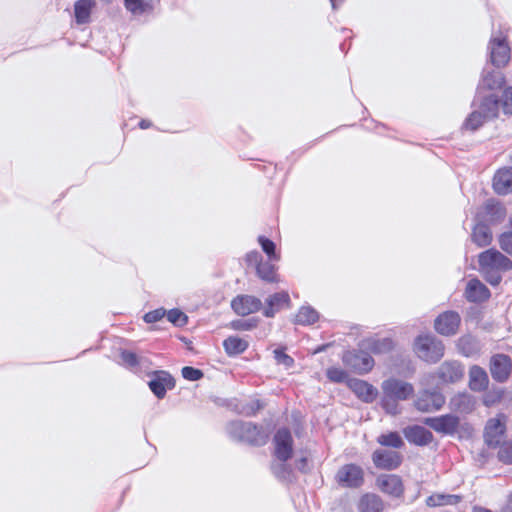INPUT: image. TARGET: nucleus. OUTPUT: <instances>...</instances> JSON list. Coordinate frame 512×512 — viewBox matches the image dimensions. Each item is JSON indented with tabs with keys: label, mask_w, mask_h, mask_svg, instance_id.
I'll return each mask as SVG.
<instances>
[{
	"label": "nucleus",
	"mask_w": 512,
	"mask_h": 512,
	"mask_svg": "<svg viewBox=\"0 0 512 512\" xmlns=\"http://www.w3.org/2000/svg\"><path fill=\"white\" fill-rule=\"evenodd\" d=\"M382 395L379 405L391 416L401 413L399 402L409 400L415 392L413 384L396 377H389L381 383Z\"/></svg>",
	"instance_id": "obj_1"
},
{
	"label": "nucleus",
	"mask_w": 512,
	"mask_h": 512,
	"mask_svg": "<svg viewBox=\"0 0 512 512\" xmlns=\"http://www.w3.org/2000/svg\"><path fill=\"white\" fill-rule=\"evenodd\" d=\"M226 432L232 440L244 442L254 447L264 446L269 439V431L263 425L243 420L228 422Z\"/></svg>",
	"instance_id": "obj_2"
},
{
	"label": "nucleus",
	"mask_w": 512,
	"mask_h": 512,
	"mask_svg": "<svg viewBox=\"0 0 512 512\" xmlns=\"http://www.w3.org/2000/svg\"><path fill=\"white\" fill-rule=\"evenodd\" d=\"M413 350L420 360L429 364L438 363L445 354L443 341L432 333L417 335L413 341Z\"/></svg>",
	"instance_id": "obj_3"
},
{
	"label": "nucleus",
	"mask_w": 512,
	"mask_h": 512,
	"mask_svg": "<svg viewBox=\"0 0 512 512\" xmlns=\"http://www.w3.org/2000/svg\"><path fill=\"white\" fill-rule=\"evenodd\" d=\"M342 362L346 367L359 375H365L371 372L375 365V361L369 351L361 347V341L357 348L343 352Z\"/></svg>",
	"instance_id": "obj_4"
},
{
	"label": "nucleus",
	"mask_w": 512,
	"mask_h": 512,
	"mask_svg": "<svg viewBox=\"0 0 512 512\" xmlns=\"http://www.w3.org/2000/svg\"><path fill=\"white\" fill-rule=\"evenodd\" d=\"M464 376V367L457 360L444 361L434 372L429 374V378L436 383V386L445 384H454Z\"/></svg>",
	"instance_id": "obj_5"
},
{
	"label": "nucleus",
	"mask_w": 512,
	"mask_h": 512,
	"mask_svg": "<svg viewBox=\"0 0 512 512\" xmlns=\"http://www.w3.org/2000/svg\"><path fill=\"white\" fill-rule=\"evenodd\" d=\"M271 261L264 260L262 254L257 250H252L245 256L247 266L254 268L257 277L267 283L277 282L276 266Z\"/></svg>",
	"instance_id": "obj_6"
},
{
	"label": "nucleus",
	"mask_w": 512,
	"mask_h": 512,
	"mask_svg": "<svg viewBox=\"0 0 512 512\" xmlns=\"http://www.w3.org/2000/svg\"><path fill=\"white\" fill-rule=\"evenodd\" d=\"M487 49V64L497 69H501L509 63L511 58V48L505 37H491Z\"/></svg>",
	"instance_id": "obj_7"
},
{
	"label": "nucleus",
	"mask_w": 512,
	"mask_h": 512,
	"mask_svg": "<svg viewBox=\"0 0 512 512\" xmlns=\"http://www.w3.org/2000/svg\"><path fill=\"white\" fill-rule=\"evenodd\" d=\"M423 424L439 434L454 436L461 426V421L458 415L447 413L439 416L425 417Z\"/></svg>",
	"instance_id": "obj_8"
},
{
	"label": "nucleus",
	"mask_w": 512,
	"mask_h": 512,
	"mask_svg": "<svg viewBox=\"0 0 512 512\" xmlns=\"http://www.w3.org/2000/svg\"><path fill=\"white\" fill-rule=\"evenodd\" d=\"M506 83L505 76L501 69H497L489 64L482 70L481 78L476 88L475 99L480 98L484 91L500 90Z\"/></svg>",
	"instance_id": "obj_9"
},
{
	"label": "nucleus",
	"mask_w": 512,
	"mask_h": 512,
	"mask_svg": "<svg viewBox=\"0 0 512 512\" xmlns=\"http://www.w3.org/2000/svg\"><path fill=\"white\" fill-rule=\"evenodd\" d=\"M335 480L343 488L358 489L364 484V470L355 463L341 466Z\"/></svg>",
	"instance_id": "obj_10"
},
{
	"label": "nucleus",
	"mask_w": 512,
	"mask_h": 512,
	"mask_svg": "<svg viewBox=\"0 0 512 512\" xmlns=\"http://www.w3.org/2000/svg\"><path fill=\"white\" fill-rule=\"evenodd\" d=\"M150 380L148 387L153 395L161 400L164 399L167 391L172 390L176 386V380L172 374L166 370H154L148 373Z\"/></svg>",
	"instance_id": "obj_11"
},
{
	"label": "nucleus",
	"mask_w": 512,
	"mask_h": 512,
	"mask_svg": "<svg viewBox=\"0 0 512 512\" xmlns=\"http://www.w3.org/2000/svg\"><path fill=\"white\" fill-rule=\"evenodd\" d=\"M274 451L276 460H290L294 453V440L291 431L287 427H280L273 436Z\"/></svg>",
	"instance_id": "obj_12"
},
{
	"label": "nucleus",
	"mask_w": 512,
	"mask_h": 512,
	"mask_svg": "<svg viewBox=\"0 0 512 512\" xmlns=\"http://www.w3.org/2000/svg\"><path fill=\"white\" fill-rule=\"evenodd\" d=\"M445 401V396L436 387L432 390L424 389L420 391L414 401V406L420 412L429 413L440 410Z\"/></svg>",
	"instance_id": "obj_13"
},
{
	"label": "nucleus",
	"mask_w": 512,
	"mask_h": 512,
	"mask_svg": "<svg viewBox=\"0 0 512 512\" xmlns=\"http://www.w3.org/2000/svg\"><path fill=\"white\" fill-rule=\"evenodd\" d=\"M461 325V316L457 311L447 310L440 313L434 320L435 331L445 337L458 333Z\"/></svg>",
	"instance_id": "obj_14"
},
{
	"label": "nucleus",
	"mask_w": 512,
	"mask_h": 512,
	"mask_svg": "<svg viewBox=\"0 0 512 512\" xmlns=\"http://www.w3.org/2000/svg\"><path fill=\"white\" fill-rule=\"evenodd\" d=\"M479 267L497 269L501 271L512 270V260L495 248H489L478 255Z\"/></svg>",
	"instance_id": "obj_15"
},
{
	"label": "nucleus",
	"mask_w": 512,
	"mask_h": 512,
	"mask_svg": "<svg viewBox=\"0 0 512 512\" xmlns=\"http://www.w3.org/2000/svg\"><path fill=\"white\" fill-rule=\"evenodd\" d=\"M230 306L235 314L245 317L262 310L263 303L254 295L240 294L231 300Z\"/></svg>",
	"instance_id": "obj_16"
},
{
	"label": "nucleus",
	"mask_w": 512,
	"mask_h": 512,
	"mask_svg": "<svg viewBox=\"0 0 512 512\" xmlns=\"http://www.w3.org/2000/svg\"><path fill=\"white\" fill-rule=\"evenodd\" d=\"M372 461L377 469L393 471L400 467L403 456L397 451L376 449L372 453Z\"/></svg>",
	"instance_id": "obj_17"
},
{
	"label": "nucleus",
	"mask_w": 512,
	"mask_h": 512,
	"mask_svg": "<svg viewBox=\"0 0 512 512\" xmlns=\"http://www.w3.org/2000/svg\"><path fill=\"white\" fill-rule=\"evenodd\" d=\"M512 371V360L509 355L499 353L490 359V374L494 381L504 383Z\"/></svg>",
	"instance_id": "obj_18"
},
{
	"label": "nucleus",
	"mask_w": 512,
	"mask_h": 512,
	"mask_svg": "<svg viewBox=\"0 0 512 512\" xmlns=\"http://www.w3.org/2000/svg\"><path fill=\"white\" fill-rule=\"evenodd\" d=\"M505 433V421H502L499 417L491 418L487 421L484 427V442L489 448H497L500 446L501 438L505 435Z\"/></svg>",
	"instance_id": "obj_19"
},
{
	"label": "nucleus",
	"mask_w": 512,
	"mask_h": 512,
	"mask_svg": "<svg viewBox=\"0 0 512 512\" xmlns=\"http://www.w3.org/2000/svg\"><path fill=\"white\" fill-rule=\"evenodd\" d=\"M405 439L415 446L424 447L429 445L434 436L432 432L424 426L413 424L402 429Z\"/></svg>",
	"instance_id": "obj_20"
},
{
	"label": "nucleus",
	"mask_w": 512,
	"mask_h": 512,
	"mask_svg": "<svg viewBox=\"0 0 512 512\" xmlns=\"http://www.w3.org/2000/svg\"><path fill=\"white\" fill-rule=\"evenodd\" d=\"M265 304L266 306L262 308L263 316L266 318H273L276 313L280 312L283 308L290 307V295L285 290L273 293L265 300Z\"/></svg>",
	"instance_id": "obj_21"
},
{
	"label": "nucleus",
	"mask_w": 512,
	"mask_h": 512,
	"mask_svg": "<svg viewBox=\"0 0 512 512\" xmlns=\"http://www.w3.org/2000/svg\"><path fill=\"white\" fill-rule=\"evenodd\" d=\"M348 388L356 395L359 400L366 404L373 403L379 395V391L375 386L365 380L358 378H352L349 380Z\"/></svg>",
	"instance_id": "obj_22"
},
{
	"label": "nucleus",
	"mask_w": 512,
	"mask_h": 512,
	"mask_svg": "<svg viewBox=\"0 0 512 512\" xmlns=\"http://www.w3.org/2000/svg\"><path fill=\"white\" fill-rule=\"evenodd\" d=\"M478 105L477 111H479L487 120L494 119L498 116L500 107V98L490 93L487 95L480 94V98L473 100L472 106Z\"/></svg>",
	"instance_id": "obj_23"
},
{
	"label": "nucleus",
	"mask_w": 512,
	"mask_h": 512,
	"mask_svg": "<svg viewBox=\"0 0 512 512\" xmlns=\"http://www.w3.org/2000/svg\"><path fill=\"white\" fill-rule=\"evenodd\" d=\"M464 296L468 302L480 304L489 300L491 292L485 284L474 277L467 282Z\"/></svg>",
	"instance_id": "obj_24"
},
{
	"label": "nucleus",
	"mask_w": 512,
	"mask_h": 512,
	"mask_svg": "<svg viewBox=\"0 0 512 512\" xmlns=\"http://www.w3.org/2000/svg\"><path fill=\"white\" fill-rule=\"evenodd\" d=\"M377 484L383 493L399 498L404 493V485L400 476L395 474L381 475L377 478Z\"/></svg>",
	"instance_id": "obj_25"
},
{
	"label": "nucleus",
	"mask_w": 512,
	"mask_h": 512,
	"mask_svg": "<svg viewBox=\"0 0 512 512\" xmlns=\"http://www.w3.org/2000/svg\"><path fill=\"white\" fill-rule=\"evenodd\" d=\"M475 397L468 392H459L449 401V408L460 414H470L475 409Z\"/></svg>",
	"instance_id": "obj_26"
},
{
	"label": "nucleus",
	"mask_w": 512,
	"mask_h": 512,
	"mask_svg": "<svg viewBox=\"0 0 512 512\" xmlns=\"http://www.w3.org/2000/svg\"><path fill=\"white\" fill-rule=\"evenodd\" d=\"M493 189L498 195L512 192V167H503L496 171L493 177Z\"/></svg>",
	"instance_id": "obj_27"
},
{
	"label": "nucleus",
	"mask_w": 512,
	"mask_h": 512,
	"mask_svg": "<svg viewBox=\"0 0 512 512\" xmlns=\"http://www.w3.org/2000/svg\"><path fill=\"white\" fill-rule=\"evenodd\" d=\"M361 347L366 348L370 354L380 355L390 353L394 349L395 343L391 337H370L361 341Z\"/></svg>",
	"instance_id": "obj_28"
},
{
	"label": "nucleus",
	"mask_w": 512,
	"mask_h": 512,
	"mask_svg": "<svg viewBox=\"0 0 512 512\" xmlns=\"http://www.w3.org/2000/svg\"><path fill=\"white\" fill-rule=\"evenodd\" d=\"M289 460H274L271 463V472L274 477L286 484H291L296 482L297 476L291 464L288 463Z\"/></svg>",
	"instance_id": "obj_29"
},
{
	"label": "nucleus",
	"mask_w": 512,
	"mask_h": 512,
	"mask_svg": "<svg viewBox=\"0 0 512 512\" xmlns=\"http://www.w3.org/2000/svg\"><path fill=\"white\" fill-rule=\"evenodd\" d=\"M507 214L505 206L495 198L488 199L484 204V217L490 224L501 223Z\"/></svg>",
	"instance_id": "obj_30"
},
{
	"label": "nucleus",
	"mask_w": 512,
	"mask_h": 512,
	"mask_svg": "<svg viewBox=\"0 0 512 512\" xmlns=\"http://www.w3.org/2000/svg\"><path fill=\"white\" fill-rule=\"evenodd\" d=\"M456 347L459 354L465 357H473L478 355L481 351V344L479 340L471 335H462L456 342Z\"/></svg>",
	"instance_id": "obj_31"
},
{
	"label": "nucleus",
	"mask_w": 512,
	"mask_h": 512,
	"mask_svg": "<svg viewBox=\"0 0 512 512\" xmlns=\"http://www.w3.org/2000/svg\"><path fill=\"white\" fill-rule=\"evenodd\" d=\"M489 378L487 372L478 365H473L469 370V388L475 392L487 389Z\"/></svg>",
	"instance_id": "obj_32"
},
{
	"label": "nucleus",
	"mask_w": 512,
	"mask_h": 512,
	"mask_svg": "<svg viewBox=\"0 0 512 512\" xmlns=\"http://www.w3.org/2000/svg\"><path fill=\"white\" fill-rule=\"evenodd\" d=\"M492 231L489 225L483 221H477L472 229L471 240L478 247H487L492 242Z\"/></svg>",
	"instance_id": "obj_33"
},
{
	"label": "nucleus",
	"mask_w": 512,
	"mask_h": 512,
	"mask_svg": "<svg viewBox=\"0 0 512 512\" xmlns=\"http://www.w3.org/2000/svg\"><path fill=\"white\" fill-rule=\"evenodd\" d=\"M119 356L121 364L134 373L140 372L142 366L148 362L146 358H141L135 352L128 349H121Z\"/></svg>",
	"instance_id": "obj_34"
},
{
	"label": "nucleus",
	"mask_w": 512,
	"mask_h": 512,
	"mask_svg": "<svg viewBox=\"0 0 512 512\" xmlns=\"http://www.w3.org/2000/svg\"><path fill=\"white\" fill-rule=\"evenodd\" d=\"M94 6V0H77L74 4L75 22L78 25L89 23L91 18V12Z\"/></svg>",
	"instance_id": "obj_35"
},
{
	"label": "nucleus",
	"mask_w": 512,
	"mask_h": 512,
	"mask_svg": "<svg viewBox=\"0 0 512 512\" xmlns=\"http://www.w3.org/2000/svg\"><path fill=\"white\" fill-rule=\"evenodd\" d=\"M384 503L382 499L373 493L362 495L358 502L359 512H383Z\"/></svg>",
	"instance_id": "obj_36"
},
{
	"label": "nucleus",
	"mask_w": 512,
	"mask_h": 512,
	"mask_svg": "<svg viewBox=\"0 0 512 512\" xmlns=\"http://www.w3.org/2000/svg\"><path fill=\"white\" fill-rule=\"evenodd\" d=\"M223 348L225 353L229 357H236L242 353H244L248 347L249 343L245 339L239 336H229L223 341Z\"/></svg>",
	"instance_id": "obj_37"
},
{
	"label": "nucleus",
	"mask_w": 512,
	"mask_h": 512,
	"mask_svg": "<svg viewBox=\"0 0 512 512\" xmlns=\"http://www.w3.org/2000/svg\"><path fill=\"white\" fill-rule=\"evenodd\" d=\"M320 313L311 305H303L295 315L294 323L301 326H310L318 322Z\"/></svg>",
	"instance_id": "obj_38"
},
{
	"label": "nucleus",
	"mask_w": 512,
	"mask_h": 512,
	"mask_svg": "<svg viewBox=\"0 0 512 512\" xmlns=\"http://www.w3.org/2000/svg\"><path fill=\"white\" fill-rule=\"evenodd\" d=\"M488 120L477 110H473L467 115L461 125L462 131H470L472 133L478 131Z\"/></svg>",
	"instance_id": "obj_39"
},
{
	"label": "nucleus",
	"mask_w": 512,
	"mask_h": 512,
	"mask_svg": "<svg viewBox=\"0 0 512 512\" xmlns=\"http://www.w3.org/2000/svg\"><path fill=\"white\" fill-rule=\"evenodd\" d=\"M462 500L460 495L455 494H433L429 496L426 503L430 507L456 505Z\"/></svg>",
	"instance_id": "obj_40"
},
{
	"label": "nucleus",
	"mask_w": 512,
	"mask_h": 512,
	"mask_svg": "<svg viewBox=\"0 0 512 512\" xmlns=\"http://www.w3.org/2000/svg\"><path fill=\"white\" fill-rule=\"evenodd\" d=\"M377 442L381 446L391 447L394 449H401L404 446V441L397 431L380 434L377 437Z\"/></svg>",
	"instance_id": "obj_41"
},
{
	"label": "nucleus",
	"mask_w": 512,
	"mask_h": 512,
	"mask_svg": "<svg viewBox=\"0 0 512 512\" xmlns=\"http://www.w3.org/2000/svg\"><path fill=\"white\" fill-rule=\"evenodd\" d=\"M125 8L133 15H141L152 10L151 0H123Z\"/></svg>",
	"instance_id": "obj_42"
},
{
	"label": "nucleus",
	"mask_w": 512,
	"mask_h": 512,
	"mask_svg": "<svg viewBox=\"0 0 512 512\" xmlns=\"http://www.w3.org/2000/svg\"><path fill=\"white\" fill-rule=\"evenodd\" d=\"M260 323V318L251 317L247 319H235L229 323V327L235 331H252L257 328Z\"/></svg>",
	"instance_id": "obj_43"
},
{
	"label": "nucleus",
	"mask_w": 512,
	"mask_h": 512,
	"mask_svg": "<svg viewBox=\"0 0 512 512\" xmlns=\"http://www.w3.org/2000/svg\"><path fill=\"white\" fill-rule=\"evenodd\" d=\"M257 241L269 260H279L280 257L277 253L276 244L273 240L264 235H260L258 236Z\"/></svg>",
	"instance_id": "obj_44"
},
{
	"label": "nucleus",
	"mask_w": 512,
	"mask_h": 512,
	"mask_svg": "<svg viewBox=\"0 0 512 512\" xmlns=\"http://www.w3.org/2000/svg\"><path fill=\"white\" fill-rule=\"evenodd\" d=\"M166 317L167 320L175 327H184L189 321L188 316L179 308H172L168 311L166 310Z\"/></svg>",
	"instance_id": "obj_45"
},
{
	"label": "nucleus",
	"mask_w": 512,
	"mask_h": 512,
	"mask_svg": "<svg viewBox=\"0 0 512 512\" xmlns=\"http://www.w3.org/2000/svg\"><path fill=\"white\" fill-rule=\"evenodd\" d=\"M326 376L329 381L333 383H345L348 386L349 380L352 378L349 377V374L346 370L339 367H330L326 371Z\"/></svg>",
	"instance_id": "obj_46"
},
{
	"label": "nucleus",
	"mask_w": 512,
	"mask_h": 512,
	"mask_svg": "<svg viewBox=\"0 0 512 512\" xmlns=\"http://www.w3.org/2000/svg\"><path fill=\"white\" fill-rule=\"evenodd\" d=\"M479 271L486 282L491 286L496 287L502 281V272L497 269H488L486 267H479Z\"/></svg>",
	"instance_id": "obj_47"
},
{
	"label": "nucleus",
	"mask_w": 512,
	"mask_h": 512,
	"mask_svg": "<svg viewBox=\"0 0 512 512\" xmlns=\"http://www.w3.org/2000/svg\"><path fill=\"white\" fill-rule=\"evenodd\" d=\"M497 458L506 465H512V440L500 443Z\"/></svg>",
	"instance_id": "obj_48"
},
{
	"label": "nucleus",
	"mask_w": 512,
	"mask_h": 512,
	"mask_svg": "<svg viewBox=\"0 0 512 512\" xmlns=\"http://www.w3.org/2000/svg\"><path fill=\"white\" fill-rule=\"evenodd\" d=\"M263 408L264 403L259 399H255L243 404L240 413L245 415L246 417H254Z\"/></svg>",
	"instance_id": "obj_49"
},
{
	"label": "nucleus",
	"mask_w": 512,
	"mask_h": 512,
	"mask_svg": "<svg viewBox=\"0 0 512 512\" xmlns=\"http://www.w3.org/2000/svg\"><path fill=\"white\" fill-rule=\"evenodd\" d=\"M273 353L277 364L284 365L286 368H291L294 365L295 361L293 357L286 353V347H278Z\"/></svg>",
	"instance_id": "obj_50"
},
{
	"label": "nucleus",
	"mask_w": 512,
	"mask_h": 512,
	"mask_svg": "<svg viewBox=\"0 0 512 512\" xmlns=\"http://www.w3.org/2000/svg\"><path fill=\"white\" fill-rule=\"evenodd\" d=\"M504 396V390L501 388L498 389H492L485 393L483 397V404L486 407L494 406L495 404L499 403Z\"/></svg>",
	"instance_id": "obj_51"
},
{
	"label": "nucleus",
	"mask_w": 512,
	"mask_h": 512,
	"mask_svg": "<svg viewBox=\"0 0 512 512\" xmlns=\"http://www.w3.org/2000/svg\"><path fill=\"white\" fill-rule=\"evenodd\" d=\"M181 375L188 381H199L204 377V372L193 366H184L181 369Z\"/></svg>",
	"instance_id": "obj_52"
},
{
	"label": "nucleus",
	"mask_w": 512,
	"mask_h": 512,
	"mask_svg": "<svg viewBox=\"0 0 512 512\" xmlns=\"http://www.w3.org/2000/svg\"><path fill=\"white\" fill-rule=\"evenodd\" d=\"M500 104L505 115H512V86L504 89Z\"/></svg>",
	"instance_id": "obj_53"
},
{
	"label": "nucleus",
	"mask_w": 512,
	"mask_h": 512,
	"mask_svg": "<svg viewBox=\"0 0 512 512\" xmlns=\"http://www.w3.org/2000/svg\"><path fill=\"white\" fill-rule=\"evenodd\" d=\"M164 316H166V309L161 307L145 313L143 320L147 324H152L162 320Z\"/></svg>",
	"instance_id": "obj_54"
},
{
	"label": "nucleus",
	"mask_w": 512,
	"mask_h": 512,
	"mask_svg": "<svg viewBox=\"0 0 512 512\" xmlns=\"http://www.w3.org/2000/svg\"><path fill=\"white\" fill-rule=\"evenodd\" d=\"M498 243H499L500 248L505 253L512 256V234L511 233L502 232L498 236Z\"/></svg>",
	"instance_id": "obj_55"
},
{
	"label": "nucleus",
	"mask_w": 512,
	"mask_h": 512,
	"mask_svg": "<svg viewBox=\"0 0 512 512\" xmlns=\"http://www.w3.org/2000/svg\"><path fill=\"white\" fill-rule=\"evenodd\" d=\"M295 468L302 474H308L311 471L308 457L302 456L296 459Z\"/></svg>",
	"instance_id": "obj_56"
},
{
	"label": "nucleus",
	"mask_w": 512,
	"mask_h": 512,
	"mask_svg": "<svg viewBox=\"0 0 512 512\" xmlns=\"http://www.w3.org/2000/svg\"><path fill=\"white\" fill-rule=\"evenodd\" d=\"M312 144L308 145L305 148H299L291 152V154L287 157L288 160H291L292 163H295L308 149H310Z\"/></svg>",
	"instance_id": "obj_57"
},
{
	"label": "nucleus",
	"mask_w": 512,
	"mask_h": 512,
	"mask_svg": "<svg viewBox=\"0 0 512 512\" xmlns=\"http://www.w3.org/2000/svg\"><path fill=\"white\" fill-rule=\"evenodd\" d=\"M489 456V452L486 449H482L475 457V461L482 467L488 462Z\"/></svg>",
	"instance_id": "obj_58"
},
{
	"label": "nucleus",
	"mask_w": 512,
	"mask_h": 512,
	"mask_svg": "<svg viewBox=\"0 0 512 512\" xmlns=\"http://www.w3.org/2000/svg\"><path fill=\"white\" fill-rule=\"evenodd\" d=\"M330 346H332V343H325V344L318 345L317 347H315L313 354L322 353V352L326 351Z\"/></svg>",
	"instance_id": "obj_59"
},
{
	"label": "nucleus",
	"mask_w": 512,
	"mask_h": 512,
	"mask_svg": "<svg viewBox=\"0 0 512 512\" xmlns=\"http://www.w3.org/2000/svg\"><path fill=\"white\" fill-rule=\"evenodd\" d=\"M502 512H512V492L509 494L507 502L502 508Z\"/></svg>",
	"instance_id": "obj_60"
},
{
	"label": "nucleus",
	"mask_w": 512,
	"mask_h": 512,
	"mask_svg": "<svg viewBox=\"0 0 512 512\" xmlns=\"http://www.w3.org/2000/svg\"><path fill=\"white\" fill-rule=\"evenodd\" d=\"M138 126L139 128L141 129H147V128H150L152 126V123L151 121L147 120V119H142L140 120V122L138 123Z\"/></svg>",
	"instance_id": "obj_61"
},
{
	"label": "nucleus",
	"mask_w": 512,
	"mask_h": 512,
	"mask_svg": "<svg viewBox=\"0 0 512 512\" xmlns=\"http://www.w3.org/2000/svg\"><path fill=\"white\" fill-rule=\"evenodd\" d=\"M333 10H337L340 5L344 3L345 0H329Z\"/></svg>",
	"instance_id": "obj_62"
},
{
	"label": "nucleus",
	"mask_w": 512,
	"mask_h": 512,
	"mask_svg": "<svg viewBox=\"0 0 512 512\" xmlns=\"http://www.w3.org/2000/svg\"><path fill=\"white\" fill-rule=\"evenodd\" d=\"M472 512H492V510L482 506H474Z\"/></svg>",
	"instance_id": "obj_63"
},
{
	"label": "nucleus",
	"mask_w": 512,
	"mask_h": 512,
	"mask_svg": "<svg viewBox=\"0 0 512 512\" xmlns=\"http://www.w3.org/2000/svg\"><path fill=\"white\" fill-rule=\"evenodd\" d=\"M339 48L340 50L343 52V53H347L349 48H350V44L348 46H346V41L342 42L340 45H339Z\"/></svg>",
	"instance_id": "obj_64"
}]
</instances>
